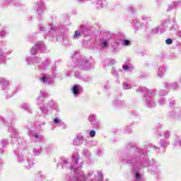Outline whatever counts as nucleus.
<instances>
[{
  "label": "nucleus",
  "mask_w": 181,
  "mask_h": 181,
  "mask_svg": "<svg viewBox=\"0 0 181 181\" xmlns=\"http://www.w3.org/2000/svg\"><path fill=\"white\" fill-rule=\"evenodd\" d=\"M41 80L43 81V83H46L47 80H46V77H42L41 78Z\"/></svg>",
  "instance_id": "obj_9"
},
{
  "label": "nucleus",
  "mask_w": 181,
  "mask_h": 181,
  "mask_svg": "<svg viewBox=\"0 0 181 181\" xmlns=\"http://www.w3.org/2000/svg\"><path fill=\"white\" fill-rule=\"evenodd\" d=\"M166 45H172L173 43V40L168 38L165 40Z\"/></svg>",
  "instance_id": "obj_3"
},
{
  "label": "nucleus",
  "mask_w": 181,
  "mask_h": 181,
  "mask_svg": "<svg viewBox=\"0 0 181 181\" xmlns=\"http://www.w3.org/2000/svg\"><path fill=\"white\" fill-rule=\"evenodd\" d=\"M54 124H59V122H60V119H57V118H55L54 119Z\"/></svg>",
  "instance_id": "obj_8"
},
{
  "label": "nucleus",
  "mask_w": 181,
  "mask_h": 181,
  "mask_svg": "<svg viewBox=\"0 0 181 181\" xmlns=\"http://www.w3.org/2000/svg\"><path fill=\"white\" fill-rule=\"evenodd\" d=\"M129 43H131V42H129V40H124V46H128L129 45Z\"/></svg>",
  "instance_id": "obj_5"
},
{
  "label": "nucleus",
  "mask_w": 181,
  "mask_h": 181,
  "mask_svg": "<svg viewBox=\"0 0 181 181\" xmlns=\"http://www.w3.org/2000/svg\"><path fill=\"white\" fill-rule=\"evenodd\" d=\"M80 36H81V33L80 32H78V30H76L75 34L74 35V39H76L77 37H80Z\"/></svg>",
  "instance_id": "obj_2"
},
{
  "label": "nucleus",
  "mask_w": 181,
  "mask_h": 181,
  "mask_svg": "<svg viewBox=\"0 0 181 181\" xmlns=\"http://www.w3.org/2000/svg\"><path fill=\"white\" fill-rule=\"evenodd\" d=\"M35 138L37 139V138H39V136H37V134H35Z\"/></svg>",
  "instance_id": "obj_11"
},
{
  "label": "nucleus",
  "mask_w": 181,
  "mask_h": 181,
  "mask_svg": "<svg viewBox=\"0 0 181 181\" xmlns=\"http://www.w3.org/2000/svg\"><path fill=\"white\" fill-rule=\"evenodd\" d=\"M80 90V89L78 88V86H74L73 87V90L72 92L75 95H77V94H78V91Z\"/></svg>",
  "instance_id": "obj_1"
},
{
  "label": "nucleus",
  "mask_w": 181,
  "mask_h": 181,
  "mask_svg": "<svg viewBox=\"0 0 181 181\" xmlns=\"http://www.w3.org/2000/svg\"><path fill=\"white\" fill-rule=\"evenodd\" d=\"M136 177L137 179H139V177H141V174L136 173Z\"/></svg>",
  "instance_id": "obj_10"
},
{
  "label": "nucleus",
  "mask_w": 181,
  "mask_h": 181,
  "mask_svg": "<svg viewBox=\"0 0 181 181\" xmlns=\"http://www.w3.org/2000/svg\"><path fill=\"white\" fill-rule=\"evenodd\" d=\"M89 135L91 138H94V136H95V131L91 130L89 133Z\"/></svg>",
  "instance_id": "obj_4"
},
{
  "label": "nucleus",
  "mask_w": 181,
  "mask_h": 181,
  "mask_svg": "<svg viewBox=\"0 0 181 181\" xmlns=\"http://www.w3.org/2000/svg\"><path fill=\"white\" fill-rule=\"evenodd\" d=\"M103 47H107L108 46V42L107 41H104L103 42Z\"/></svg>",
  "instance_id": "obj_7"
},
{
  "label": "nucleus",
  "mask_w": 181,
  "mask_h": 181,
  "mask_svg": "<svg viewBox=\"0 0 181 181\" xmlns=\"http://www.w3.org/2000/svg\"><path fill=\"white\" fill-rule=\"evenodd\" d=\"M122 68L124 69V70H129V66L128 65H123Z\"/></svg>",
  "instance_id": "obj_6"
}]
</instances>
